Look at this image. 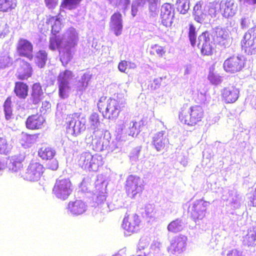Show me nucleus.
I'll return each instance as SVG.
<instances>
[{
	"instance_id": "f257e3e1",
	"label": "nucleus",
	"mask_w": 256,
	"mask_h": 256,
	"mask_svg": "<svg viewBox=\"0 0 256 256\" xmlns=\"http://www.w3.org/2000/svg\"><path fill=\"white\" fill-rule=\"evenodd\" d=\"M178 118L180 122L188 126H198L204 122L205 118L204 111L199 105L188 106L184 104L180 109Z\"/></svg>"
},
{
	"instance_id": "f03ea898",
	"label": "nucleus",
	"mask_w": 256,
	"mask_h": 256,
	"mask_svg": "<svg viewBox=\"0 0 256 256\" xmlns=\"http://www.w3.org/2000/svg\"><path fill=\"white\" fill-rule=\"evenodd\" d=\"M86 118L80 113H74L66 118V130L74 136H77L86 130Z\"/></svg>"
},
{
	"instance_id": "7ed1b4c3",
	"label": "nucleus",
	"mask_w": 256,
	"mask_h": 256,
	"mask_svg": "<svg viewBox=\"0 0 256 256\" xmlns=\"http://www.w3.org/2000/svg\"><path fill=\"white\" fill-rule=\"evenodd\" d=\"M125 190L128 196L134 198L137 195L142 194L144 190V186L139 177L130 175L126 179Z\"/></svg>"
},
{
	"instance_id": "20e7f679",
	"label": "nucleus",
	"mask_w": 256,
	"mask_h": 256,
	"mask_svg": "<svg viewBox=\"0 0 256 256\" xmlns=\"http://www.w3.org/2000/svg\"><path fill=\"white\" fill-rule=\"evenodd\" d=\"M69 179L56 180L52 189L54 194L58 198L65 200L71 194L72 190Z\"/></svg>"
},
{
	"instance_id": "39448f33",
	"label": "nucleus",
	"mask_w": 256,
	"mask_h": 256,
	"mask_svg": "<svg viewBox=\"0 0 256 256\" xmlns=\"http://www.w3.org/2000/svg\"><path fill=\"white\" fill-rule=\"evenodd\" d=\"M242 49L246 52H256V26L250 28L244 34L241 42Z\"/></svg>"
},
{
	"instance_id": "423d86ee",
	"label": "nucleus",
	"mask_w": 256,
	"mask_h": 256,
	"mask_svg": "<svg viewBox=\"0 0 256 256\" xmlns=\"http://www.w3.org/2000/svg\"><path fill=\"white\" fill-rule=\"evenodd\" d=\"M16 50L17 55L31 60L34 58V46L31 42L24 38L18 40Z\"/></svg>"
},
{
	"instance_id": "0eeeda50",
	"label": "nucleus",
	"mask_w": 256,
	"mask_h": 256,
	"mask_svg": "<svg viewBox=\"0 0 256 256\" xmlns=\"http://www.w3.org/2000/svg\"><path fill=\"white\" fill-rule=\"evenodd\" d=\"M78 164L82 169L90 170L98 168L100 162L96 156L92 155L89 152H85L80 155Z\"/></svg>"
},
{
	"instance_id": "6e6552de",
	"label": "nucleus",
	"mask_w": 256,
	"mask_h": 256,
	"mask_svg": "<svg viewBox=\"0 0 256 256\" xmlns=\"http://www.w3.org/2000/svg\"><path fill=\"white\" fill-rule=\"evenodd\" d=\"M72 76V72L67 70L60 72L58 76V94L62 98H65L68 96V92L70 88L68 80Z\"/></svg>"
},
{
	"instance_id": "1a4fd4ad",
	"label": "nucleus",
	"mask_w": 256,
	"mask_h": 256,
	"mask_svg": "<svg viewBox=\"0 0 256 256\" xmlns=\"http://www.w3.org/2000/svg\"><path fill=\"white\" fill-rule=\"evenodd\" d=\"M44 171V168L42 164L38 162H32L26 169L24 178L30 181H37L42 176Z\"/></svg>"
},
{
	"instance_id": "9d476101",
	"label": "nucleus",
	"mask_w": 256,
	"mask_h": 256,
	"mask_svg": "<svg viewBox=\"0 0 256 256\" xmlns=\"http://www.w3.org/2000/svg\"><path fill=\"white\" fill-rule=\"evenodd\" d=\"M188 238L186 236L180 234L173 238L170 242L168 250L172 254H179L185 250Z\"/></svg>"
},
{
	"instance_id": "9b49d317",
	"label": "nucleus",
	"mask_w": 256,
	"mask_h": 256,
	"mask_svg": "<svg viewBox=\"0 0 256 256\" xmlns=\"http://www.w3.org/2000/svg\"><path fill=\"white\" fill-rule=\"evenodd\" d=\"M244 66V62L242 58L237 56H232L226 58L224 62V70L231 74L240 71Z\"/></svg>"
},
{
	"instance_id": "f8f14e48",
	"label": "nucleus",
	"mask_w": 256,
	"mask_h": 256,
	"mask_svg": "<svg viewBox=\"0 0 256 256\" xmlns=\"http://www.w3.org/2000/svg\"><path fill=\"white\" fill-rule=\"evenodd\" d=\"M141 220L136 214H126L122 224L124 230L129 232H135L140 228Z\"/></svg>"
},
{
	"instance_id": "ddd939ff",
	"label": "nucleus",
	"mask_w": 256,
	"mask_h": 256,
	"mask_svg": "<svg viewBox=\"0 0 256 256\" xmlns=\"http://www.w3.org/2000/svg\"><path fill=\"white\" fill-rule=\"evenodd\" d=\"M206 202L199 200L189 207L188 213L194 221L202 220L206 216Z\"/></svg>"
},
{
	"instance_id": "4468645a",
	"label": "nucleus",
	"mask_w": 256,
	"mask_h": 256,
	"mask_svg": "<svg viewBox=\"0 0 256 256\" xmlns=\"http://www.w3.org/2000/svg\"><path fill=\"white\" fill-rule=\"evenodd\" d=\"M239 94L238 88L233 85H229L222 90V100L226 104H232L238 100Z\"/></svg>"
},
{
	"instance_id": "2eb2a0df",
	"label": "nucleus",
	"mask_w": 256,
	"mask_h": 256,
	"mask_svg": "<svg viewBox=\"0 0 256 256\" xmlns=\"http://www.w3.org/2000/svg\"><path fill=\"white\" fill-rule=\"evenodd\" d=\"M198 46H201V52L204 55H212L215 51V44L212 42L210 38L206 33H202L199 36Z\"/></svg>"
},
{
	"instance_id": "dca6fc26",
	"label": "nucleus",
	"mask_w": 256,
	"mask_h": 256,
	"mask_svg": "<svg viewBox=\"0 0 256 256\" xmlns=\"http://www.w3.org/2000/svg\"><path fill=\"white\" fill-rule=\"evenodd\" d=\"M45 121V118L42 114H32L26 119V127L27 129L32 130H40L43 126Z\"/></svg>"
},
{
	"instance_id": "f3484780",
	"label": "nucleus",
	"mask_w": 256,
	"mask_h": 256,
	"mask_svg": "<svg viewBox=\"0 0 256 256\" xmlns=\"http://www.w3.org/2000/svg\"><path fill=\"white\" fill-rule=\"evenodd\" d=\"M174 17V11L170 4H164L162 6L160 18L162 24L166 26H171Z\"/></svg>"
},
{
	"instance_id": "a211bd4d",
	"label": "nucleus",
	"mask_w": 256,
	"mask_h": 256,
	"mask_svg": "<svg viewBox=\"0 0 256 256\" xmlns=\"http://www.w3.org/2000/svg\"><path fill=\"white\" fill-rule=\"evenodd\" d=\"M32 68L28 62L22 60L16 70V76L19 80H26L32 76Z\"/></svg>"
},
{
	"instance_id": "6ab92c4d",
	"label": "nucleus",
	"mask_w": 256,
	"mask_h": 256,
	"mask_svg": "<svg viewBox=\"0 0 256 256\" xmlns=\"http://www.w3.org/2000/svg\"><path fill=\"white\" fill-rule=\"evenodd\" d=\"M45 24L48 29L50 28L51 32L53 35L58 34L62 28V20L58 15L47 16Z\"/></svg>"
},
{
	"instance_id": "aec40b11",
	"label": "nucleus",
	"mask_w": 256,
	"mask_h": 256,
	"mask_svg": "<svg viewBox=\"0 0 256 256\" xmlns=\"http://www.w3.org/2000/svg\"><path fill=\"white\" fill-rule=\"evenodd\" d=\"M220 6V12L224 17L228 18L234 15L236 8L234 2L231 0L221 2Z\"/></svg>"
},
{
	"instance_id": "412c9836",
	"label": "nucleus",
	"mask_w": 256,
	"mask_h": 256,
	"mask_svg": "<svg viewBox=\"0 0 256 256\" xmlns=\"http://www.w3.org/2000/svg\"><path fill=\"white\" fill-rule=\"evenodd\" d=\"M153 144L158 151L164 150L168 144L164 132L156 133L153 138Z\"/></svg>"
},
{
	"instance_id": "4be33fe9",
	"label": "nucleus",
	"mask_w": 256,
	"mask_h": 256,
	"mask_svg": "<svg viewBox=\"0 0 256 256\" xmlns=\"http://www.w3.org/2000/svg\"><path fill=\"white\" fill-rule=\"evenodd\" d=\"M29 87L27 84L22 82L14 83V92L16 96L20 99H25L28 94Z\"/></svg>"
},
{
	"instance_id": "5701e85b",
	"label": "nucleus",
	"mask_w": 256,
	"mask_h": 256,
	"mask_svg": "<svg viewBox=\"0 0 256 256\" xmlns=\"http://www.w3.org/2000/svg\"><path fill=\"white\" fill-rule=\"evenodd\" d=\"M67 208L72 214L79 215L85 212L86 205L82 200H76L74 202H70Z\"/></svg>"
},
{
	"instance_id": "b1692460",
	"label": "nucleus",
	"mask_w": 256,
	"mask_h": 256,
	"mask_svg": "<svg viewBox=\"0 0 256 256\" xmlns=\"http://www.w3.org/2000/svg\"><path fill=\"white\" fill-rule=\"evenodd\" d=\"M56 155L55 150L50 146H44L38 150V156L43 160H48L53 158Z\"/></svg>"
},
{
	"instance_id": "393cba45",
	"label": "nucleus",
	"mask_w": 256,
	"mask_h": 256,
	"mask_svg": "<svg viewBox=\"0 0 256 256\" xmlns=\"http://www.w3.org/2000/svg\"><path fill=\"white\" fill-rule=\"evenodd\" d=\"M18 0H0V12H10L18 6Z\"/></svg>"
},
{
	"instance_id": "a878e982",
	"label": "nucleus",
	"mask_w": 256,
	"mask_h": 256,
	"mask_svg": "<svg viewBox=\"0 0 256 256\" xmlns=\"http://www.w3.org/2000/svg\"><path fill=\"white\" fill-rule=\"evenodd\" d=\"M38 137V134H22L20 140V143L24 148H28L36 142Z\"/></svg>"
},
{
	"instance_id": "bb28decb",
	"label": "nucleus",
	"mask_w": 256,
	"mask_h": 256,
	"mask_svg": "<svg viewBox=\"0 0 256 256\" xmlns=\"http://www.w3.org/2000/svg\"><path fill=\"white\" fill-rule=\"evenodd\" d=\"M243 242L248 246L256 245V228H252L248 230L247 234L244 237Z\"/></svg>"
},
{
	"instance_id": "cd10ccee",
	"label": "nucleus",
	"mask_w": 256,
	"mask_h": 256,
	"mask_svg": "<svg viewBox=\"0 0 256 256\" xmlns=\"http://www.w3.org/2000/svg\"><path fill=\"white\" fill-rule=\"evenodd\" d=\"M42 86L39 83L34 84L32 88L31 100L33 103L36 104L40 100V96L42 94Z\"/></svg>"
},
{
	"instance_id": "c85d7f7f",
	"label": "nucleus",
	"mask_w": 256,
	"mask_h": 256,
	"mask_svg": "<svg viewBox=\"0 0 256 256\" xmlns=\"http://www.w3.org/2000/svg\"><path fill=\"white\" fill-rule=\"evenodd\" d=\"M148 52L152 56L156 54L159 58H162L166 56L167 51L166 46L154 44L150 46Z\"/></svg>"
},
{
	"instance_id": "c756f323",
	"label": "nucleus",
	"mask_w": 256,
	"mask_h": 256,
	"mask_svg": "<svg viewBox=\"0 0 256 256\" xmlns=\"http://www.w3.org/2000/svg\"><path fill=\"white\" fill-rule=\"evenodd\" d=\"M122 14L119 13H115L113 14V30L116 36H118L122 34Z\"/></svg>"
},
{
	"instance_id": "7c9ffc66",
	"label": "nucleus",
	"mask_w": 256,
	"mask_h": 256,
	"mask_svg": "<svg viewBox=\"0 0 256 256\" xmlns=\"http://www.w3.org/2000/svg\"><path fill=\"white\" fill-rule=\"evenodd\" d=\"M168 230L172 233H177L183 230V224L180 218H176L170 222L167 226Z\"/></svg>"
},
{
	"instance_id": "2f4dec72",
	"label": "nucleus",
	"mask_w": 256,
	"mask_h": 256,
	"mask_svg": "<svg viewBox=\"0 0 256 256\" xmlns=\"http://www.w3.org/2000/svg\"><path fill=\"white\" fill-rule=\"evenodd\" d=\"M24 158L20 156H14L10 160L9 169L12 172H18L23 167Z\"/></svg>"
},
{
	"instance_id": "473e14b6",
	"label": "nucleus",
	"mask_w": 256,
	"mask_h": 256,
	"mask_svg": "<svg viewBox=\"0 0 256 256\" xmlns=\"http://www.w3.org/2000/svg\"><path fill=\"white\" fill-rule=\"evenodd\" d=\"M4 110L5 118L6 120H10L13 118L12 100L11 96H10L8 97L4 102Z\"/></svg>"
},
{
	"instance_id": "72a5a7b5",
	"label": "nucleus",
	"mask_w": 256,
	"mask_h": 256,
	"mask_svg": "<svg viewBox=\"0 0 256 256\" xmlns=\"http://www.w3.org/2000/svg\"><path fill=\"white\" fill-rule=\"evenodd\" d=\"M48 59V54L44 50H40L36 56V64L40 68H44Z\"/></svg>"
},
{
	"instance_id": "f704fd0d",
	"label": "nucleus",
	"mask_w": 256,
	"mask_h": 256,
	"mask_svg": "<svg viewBox=\"0 0 256 256\" xmlns=\"http://www.w3.org/2000/svg\"><path fill=\"white\" fill-rule=\"evenodd\" d=\"M150 254L152 256H162V246L161 242H154L150 246Z\"/></svg>"
},
{
	"instance_id": "c9c22d12",
	"label": "nucleus",
	"mask_w": 256,
	"mask_h": 256,
	"mask_svg": "<svg viewBox=\"0 0 256 256\" xmlns=\"http://www.w3.org/2000/svg\"><path fill=\"white\" fill-rule=\"evenodd\" d=\"M176 4L178 10L182 14H186L190 8L188 0H177Z\"/></svg>"
},
{
	"instance_id": "e433bc0d",
	"label": "nucleus",
	"mask_w": 256,
	"mask_h": 256,
	"mask_svg": "<svg viewBox=\"0 0 256 256\" xmlns=\"http://www.w3.org/2000/svg\"><path fill=\"white\" fill-rule=\"evenodd\" d=\"M90 80V76L86 74H84L80 79L78 82V90L83 91L88 86Z\"/></svg>"
},
{
	"instance_id": "4c0bfd02",
	"label": "nucleus",
	"mask_w": 256,
	"mask_h": 256,
	"mask_svg": "<svg viewBox=\"0 0 256 256\" xmlns=\"http://www.w3.org/2000/svg\"><path fill=\"white\" fill-rule=\"evenodd\" d=\"M62 42V38L56 35L50 37V39L49 48L52 50H55L60 48Z\"/></svg>"
},
{
	"instance_id": "58836bf2",
	"label": "nucleus",
	"mask_w": 256,
	"mask_h": 256,
	"mask_svg": "<svg viewBox=\"0 0 256 256\" xmlns=\"http://www.w3.org/2000/svg\"><path fill=\"white\" fill-rule=\"evenodd\" d=\"M188 36L191 45L192 46H194L196 42V27L192 23L189 24Z\"/></svg>"
},
{
	"instance_id": "ea45409f",
	"label": "nucleus",
	"mask_w": 256,
	"mask_h": 256,
	"mask_svg": "<svg viewBox=\"0 0 256 256\" xmlns=\"http://www.w3.org/2000/svg\"><path fill=\"white\" fill-rule=\"evenodd\" d=\"M128 67L130 68H134L136 67V66L134 63L131 62L122 60L119 63L118 66L119 70L124 72H126Z\"/></svg>"
},
{
	"instance_id": "a19ab883",
	"label": "nucleus",
	"mask_w": 256,
	"mask_h": 256,
	"mask_svg": "<svg viewBox=\"0 0 256 256\" xmlns=\"http://www.w3.org/2000/svg\"><path fill=\"white\" fill-rule=\"evenodd\" d=\"M82 0H64L62 4L70 10L76 8Z\"/></svg>"
},
{
	"instance_id": "79ce46f5",
	"label": "nucleus",
	"mask_w": 256,
	"mask_h": 256,
	"mask_svg": "<svg viewBox=\"0 0 256 256\" xmlns=\"http://www.w3.org/2000/svg\"><path fill=\"white\" fill-rule=\"evenodd\" d=\"M130 0H116L115 6L120 9L125 10L130 4Z\"/></svg>"
},
{
	"instance_id": "37998d69",
	"label": "nucleus",
	"mask_w": 256,
	"mask_h": 256,
	"mask_svg": "<svg viewBox=\"0 0 256 256\" xmlns=\"http://www.w3.org/2000/svg\"><path fill=\"white\" fill-rule=\"evenodd\" d=\"M194 20L198 23H202L204 20L206 14L203 10L192 12Z\"/></svg>"
},
{
	"instance_id": "c03bdc74",
	"label": "nucleus",
	"mask_w": 256,
	"mask_h": 256,
	"mask_svg": "<svg viewBox=\"0 0 256 256\" xmlns=\"http://www.w3.org/2000/svg\"><path fill=\"white\" fill-rule=\"evenodd\" d=\"M8 144L5 139L0 138V153L4 154L7 152Z\"/></svg>"
},
{
	"instance_id": "a18cd8bd",
	"label": "nucleus",
	"mask_w": 256,
	"mask_h": 256,
	"mask_svg": "<svg viewBox=\"0 0 256 256\" xmlns=\"http://www.w3.org/2000/svg\"><path fill=\"white\" fill-rule=\"evenodd\" d=\"M90 122L93 126H96L99 122L98 116L96 113L92 114L90 118Z\"/></svg>"
},
{
	"instance_id": "49530a36",
	"label": "nucleus",
	"mask_w": 256,
	"mask_h": 256,
	"mask_svg": "<svg viewBox=\"0 0 256 256\" xmlns=\"http://www.w3.org/2000/svg\"><path fill=\"white\" fill-rule=\"evenodd\" d=\"M58 0H44L46 6L48 8H53L58 4Z\"/></svg>"
},
{
	"instance_id": "de8ad7c7",
	"label": "nucleus",
	"mask_w": 256,
	"mask_h": 256,
	"mask_svg": "<svg viewBox=\"0 0 256 256\" xmlns=\"http://www.w3.org/2000/svg\"><path fill=\"white\" fill-rule=\"evenodd\" d=\"M250 205L252 206L256 207V188L252 194V196L250 197Z\"/></svg>"
},
{
	"instance_id": "09e8293b",
	"label": "nucleus",
	"mask_w": 256,
	"mask_h": 256,
	"mask_svg": "<svg viewBox=\"0 0 256 256\" xmlns=\"http://www.w3.org/2000/svg\"><path fill=\"white\" fill-rule=\"evenodd\" d=\"M202 3L201 2H197L196 4L194 5V6L192 12H198V11L199 12V11H202Z\"/></svg>"
},
{
	"instance_id": "8fccbe9b",
	"label": "nucleus",
	"mask_w": 256,
	"mask_h": 256,
	"mask_svg": "<svg viewBox=\"0 0 256 256\" xmlns=\"http://www.w3.org/2000/svg\"><path fill=\"white\" fill-rule=\"evenodd\" d=\"M58 161L54 160L52 161V164L49 166V168L52 170H56L58 168Z\"/></svg>"
},
{
	"instance_id": "3c124183",
	"label": "nucleus",
	"mask_w": 256,
	"mask_h": 256,
	"mask_svg": "<svg viewBox=\"0 0 256 256\" xmlns=\"http://www.w3.org/2000/svg\"><path fill=\"white\" fill-rule=\"evenodd\" d=\"M228 256H241V254L237 250H232L228 254Z\"/></svg>"
},
{
	"instance_id": "603ef678",
	"label": "nucleus",
	"mask_w": 256,
	"mask_h": 256,
	"mask_svg": "<svg viewBox=\"0 0 256 256\" xmlns=\"http://www.w3.org/2000/svg\"><path fill=\"white\" fill-rule=\"evenodd\" d=\"M6 166V162L4 160L0 159V170H4Z\"/></svg>"
},
{
	"instance_id": "864d4df0",
	"label": "nucleus",
	"mask_w": 256,
	"mask_h": 256,
	"mask_svg": "<svg viewBox=\"0 0 256 256\" xmlns=\"http://www.w3.org/2000/svg\"><path fill=\"white\" fill-rule=\"evenodd\" d=\"M138 8L134 6H132V14L133 16H135L136 15L138 12Z\"/></svg>"
},
{
	"instance_id": "5fc2aeb1",
	"label": "nucleus",
	"mask_w": 256,
	"mask_h": 256,
	"mask_svg": "<svg viewBox=\"0 0 256 256\" xmlns=\"http://www.w3.org/2000/svg\"><path fill=\"white\" fill-rule=\"evenodd\" d=\"M124 252L122 250H120L117 252L115 253L114 256H124Z\"/></svg>"
},
{
	"instance_id": "6e6d98bb",
	"label": "nucleus",
	"mask_w": 256,
	"mask_h": 256,
	"mask_svg": "<svg viewBox=\"0 0 256 256\" xmlns=\"http://www.w3.org/2000/svg\"><path fill=\"white\" fill-rule=\"evenodd\" d=\"M241 1L242 0H240ZM246 2L250 4H256V0H246Z\"/></svg>"
},
{
	"instance_id": "4d7b16f0",
	"label": "nucleus",
	"mask_w": 256,
	"mask_h": 256,
	"mask_svg": "<svg viewBox=\"0 0 256 256\" xmlns=\"http://www.w3.org/2000/svg\"><path fill=\"white\" fill-rule=\"evenodd\" d=\"M246 18H242L241 20V24L242 26L244 27V26H246Z\"/></svg>"
},
{
	"instance_id": "13d9d810",
	"label": "nucleus",
	"mask_w": 256,
	"mask_h": 256,
	"mask_svg": "<svg viewBox=\"0 0 256 256\" xmlns=\"http://www.w3.org/2000/svg\"><path fill=\"white\" fill-rule=\"evenodd\" d=\"M130 135H132V136H134V134H135V132H133L132 133L130 132Z\"/></svg>"
},
{
	"instance_id": "bf43d9fd",
	"label": "nucleus",
	"mask_w": 256,
	"mask_h": 256,
	"mask_svg": "<svg viewBox=\"0 0 256 256\" xmlns=\"http://www.w3.org/2000/svg\"><path fill=\"white\" fill-rule=\"evenodd\" d=\"M134 124L132 126L131 128L132 130H133V129L136 130V126H134Z\"/></svg>"
}]
</instances>
